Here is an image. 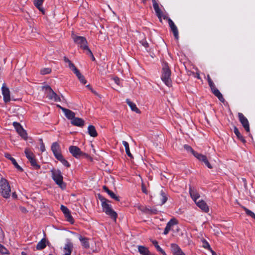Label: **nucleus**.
Wrapping results in <instances>:
<instances>
[{"label":"nucleus","instance_id":"19","mask_svg":"<svg viewBox=\"0 0 255 255\" xmlns=\"http://www.w3.org/2000/svg\"><path fill=\"white\" fill-rule=\"evenodd\" d=\"M189 193L193 200L195 202H197V199L200 197V195L197 191L195 189L190 187L189 189Z\"/></svg>","mask_w":255,"mask_h":255},{"label":"nucleus","instance_id":"12","mask_svg":"<svg viewBox=\"0 0 255 255\" xmlns=\"http://www.w3.org/2000/svg\"><path fill=\"white\" fill-rule=\"evenodd\" d=\"M178 222L175 218L171 219L167 224L166 226L164 229L163 234L167 235L169 231L172 229V227L177 224Z\"/></svg>","mask_w":255,"mask_h":255},{"label":"nucleus","instance_id":"24","mask_svg":"<svg viewBox=\"0 0 255 255\" xmlns=\"http://www.w3.org/2000/svg\"><path fill=\"white\" fill-rule=\"evenodd\" d=\"M79 240L80 241L82 246L86 249H88L90 247L88 239L87 238L83 237L81 236H79Z\"/></svg>","mask_w":255,"mask_h":255},{"label":"nucleus","instance_id":"29","mask_svg":"<svg viewBox=\"0 0 255 255\" xmlns=\"http://www.w3.org/2000/svg\"><path fill=\"white\" fill-rule=\"evenodd\" d=\"M46 247V240L42 239L40 242L38 243L36 245V248L37 250H40L45 248Z\"/></svg>","mask_w":255,"mask_h":255},{"label":"nucleus","instance_id":"62","mask_svg":"<svg viewBox=\"0 0 255 255\" xmlns=\"http://www.w3.org/2000/svg\"><path fill=\"white\" fill-rule=\"evenodd\" d=\"M22 211H26V209H22Z\"/></svg>","mask_w":255,"mask_h":255},{"label":"nucleus","instance_id":"58","mask_svg":"<svg viewBox=\"0 0 255 255\" xmlns=\"http://www.w3.org/2000/svg\"><path fill=\"white\" fill-rule=\"evenodd\" d=\"M12 197L13 198H16V197H17V195H16V193H15V192L12 193Z\"/></svg>","mask_w":255,"mask_h":255},{"label":"nucleus","instance_id":"20","mask_svg":"<svg viewBox=\"0 0 255 255\" xmlns=\"http://www.w3.org/2000/svg\"><path fill=\"white\" fill-rule=\"evenodd\" d=\"M153 2V6L154 8V9L156 13L157 16L161 20V18L162 17V13L161 10L160 9V8L159 7V5L158 3L156 2L155 0H152Z\"/></svg>","mask_w":255,"mask_h":255},{"label":"nucleus","instance_id":"13","mask_svg":"<svg viewBox=\"0 0 255 255\" xmlns=\"http://www.w3.org/2000/svg\"><path fill=\"white\" fill-rule=\"evenodd\" d=\"M69 151L76 158H79L83 154V152L81 151L80 149L76 146H70Z\"/></svg>","mask_w":255,"mask_h":255},{"label":"nucleus","instance_id":"21","mask_svg":"<svg viewBox=\"0 0 255 255\" xmlns=\"http://www.w3.org/2000/svg\"><path fill=\"white\" fill-rule=\"evenodd\" d=\"M5 157L9 159L12 163L14 165L15 168H16L19 171H22V169L21 168V167L18 164L17 162L16 161L15 159L12 157L8 153L5 154Z\"/></svg>","mask_w":255,"mask_h":255},{"label":"nucleus","instance_id":"61","mask_svg":"<svg viewBox=\"0 0 255 255\" xmlns=\"http://www.w3.org/2000/svg\"><path fill=\"white\" fill-rule=\"evenodd\" d=\"M21 255H27V254L23 252L21 253Z\"/></svg>","mask_w":255,"mask_h":255},{"label":"nucleus","instance_id":"48","mask_svg":"<svg viewBox=\"0 0 255 255\" xmlns=\"http://www.w3.org/2000/svg\"><path fill=\"white\" fill-rule=\"evenodd\" d=\"M81 83L83 84H85L87 82L83 75L81 74L80 76L77 77Z\"/></svg>","mask_w":255,"mask_h":255},{"label":"nucleus","instance_id":"10","mask_svg":"<svg viewBox=\"0 0 255 255\" xmlns=\"http://www.w3.org/2000/svg\"><path fill=\"white\" fill-rule=\"evenodd\" d=\"M194 156L199 160L203 162L209 168L211 169L212 168V165L208 161V160L205 155L197 152L194 153Z\"/></svg>","mask_w":255,"mask_h":255},{"label":"nucleus","instance_id":"1","mask_svg":"<svg viewBox=\"0 0 255 255\" xmlns=\"http://www.w3.org/2000/svg\"><path fill=\"white\" fill-rule=\"evenodd\" d=\"M99 199L102 203L103 211L116 221L117 218V214L112 209L111 205L108 203V201L102 196L99 197Z\"/></svg>","mask_w":255,"mask_h":255},{"label":"nucleus","instance_id":"39","mask_svg":"<svg viewBox=\"0 0 255 255\" xmlns=\"http://www.w3.org/2000/svg\"><path fill=\"white\" fill-rule=\"evenodd\" d=\"M13 126L16 129L17 132H18L21 129L23 128L22 126L17 122H13Z\"/></svg>","mask_w":255,"mask_h":255},{"label":"nucleus","instance_id":"37","mask_svg":"<svg viewBox=\"0 0 255 255\" xmlns=\"http://www.w3.org/2000/svg\"><path fill=\"white\" fill-rule=\"evenodd\" d=\"M27 158L29 160L30 158L34 157L33 153L28 148H26L24 151Z\"/></svg>","mask_w":255,"mask_h":255},{"label":"nucleus","instance_id":"54","mask_svg":"<svg viewBox=\"0 0 255 255\" xmlns=\"http://www.w3.org/2000/svg\"><path fill=\"white\" fill-rule=\"evenodd\" d=\"M40 150L41 152H44L45 150V148L44 143L42 142L40 147Z\"/></svg>","mask_w":255,"mask_h":255},{"label":"nucleus","instance_id":"56","mask_svg":"<svg viewBox=\"0 0 255 255\" xmlns=\"http://www.w3.org/2000/svg\"><path fill=\"white\" fill-rule=\"evenodd\" d=\"M142 191L143 192H144V193L145 194H147V190L145 187V186H144V185L142 184Z\"/></svg>","mask_w":255,"mask_h":255},{"label":"nucleus","instance_id":"16","mask_svg":"<svg viewBox=\"0 0 255 255\" xmlns=\"http://www.w3.org/2000/svg\"><path fill=\"white\" fill-rule=\"evenodd\" d=\"M196 205L203 212L208 213L209 211V208L206 203L203 200L195 202Z\"/></svg>","mask_w":255,"mask_h":255},{"label":"nucleus","instance_id":"60","mask_svg":"<svg viewBox=\"0 0 255 255\" xmlns=\"http://www.w3.org/2000/svg\"><path fill=\"white\" fill-rule=\"evenodd\" d=\"M210 250L211 251V252L212 253V255H215V253L214 251H213L211 249Z\"/></svg>","mask_w":255,"mask_h":255},{"label":"nucleus","instance_id":"51","mask_svg":"<svg viewBox=\"0 0 255 255\" xmlns=\"http://www.w3.org/2000/svg\"><path fill=\"white\" fill-rule=\"evenodd\" d=\"M203 247L205 248V249H208L209 250H211V248H210V246L209 245V244H208V243L206 241H204L203 242Z\"/></svg>","mask_w":255,"mask_h":255},{"label":"nucleus","instance_id":"26","mask_svg":"<svg viewBox=\"0 0 255 255\" xmlns=\"http://www.w3.org/2000/svg\"><path fill=\"white\" fill-rule=\"evenodd\" d=\"M103 189L112 198L118 201L120 200L119 197L115 194V193L112 191L110 190L107 187L104 186Z\"/></svg>","mask_w":255,"mask_h":255},{"label":"nucleus","instance_id":"41","mask_svg":"<svg viewBox=\"0 0 255 255\" xmlns=\"http://www.w3.org/2000/svg\"><path fill=\"white\" fill-rule=\"evenodd\" d=\"M244 210L246 213L248 215L255 219V214L252 211H250L246 207H244Z\"/></svg>","mask_w":255,"mask_h":255},{"label":"nucleus","instance_id":"22","mask_svg":"<svg viewBox=\"0 0 255 255\" xmlns=\"http://www.w3.org/2000/svg\"><path fill=\"white\" fill-rule=\"evenodd\" d=\"M126 103L130 107L131 111L138 114L140 113V110L137 108L136 105L133 102H131L129 99L126 100Z\"/></svg>","mask_w":255,"mask_h":255},{"label":"nucleus","instance_id":"27","mask_svg":"<svg viewBox=\"0 0 255 255\" xmlns=\"http://www.w3.org/2000/svg\"><path fill=\"white\" fill-rule=\"evenodd\" d=\"M88 132L89 135L92 137H96L98 135L95 127L92 125H90L88 127Z\"/></svg>","mask_w":255,"mask_h":255},{"label":"nucleus","instance_id":"55","mask_svg":"<svg viewBox=\"0 0 255 255\" xmlns=\"http://www.w3.org/2000/svg\"><path fill=\"white\" fill-rule=\"evenodd\" d=\"M141 44L144 47L146 48L148 46V43L146 41H142Z\"/></svg>","mask_w":255,"mask_h":255},{"label":"nucleus","instance_id":"14","mask_svg":"<svg viewBox=\"0 0 255 255\" xmlns=\"http://www.w3.org/2000/svg\"><path fill=\"white\" fill-rule=\"evenodd\" d=\"M1 90L4 101L5 103L9 102L10 100V98L9 89L7 87H5L3 85L2 87Z\"/></svg>","mask_w":255,"mask_h":255},{"label":"nucleus","instance_id":"3","mask_svg":"<svg viewBox=\"0 0 255 255\" xmlns=\"http://www.w3.org/2000/svg\"><path fill=\"white\" fill-rule=\"evenodd\" d=\"M170 77L171 71L169 68L168 64L166 62H163L162 64V71L161 78L165 84L168 87L171 86Z\"/></svg>","mask_w":255,"mask_h":255},{"label":"nucleus","instance_id":"15","mask_svg":"<svg viewBox=\"0 0 255 255\" xmlns=\"http://www.w3.org/2000/svg\"><path fill=\"white\" fill-rule=\"evenodd\" d=\"M171 250L173 255H185L180 247L176 244H171Z\"/></svg>","mask_w":255,"mask_h":255},{"label":"nucleus","instance_id":"49","mask_svg":"<svg viewBox=\"0 0 255 255\" xmlns=\"http://www.w3.org/2000/svg\"><path fill=\"white\" fill-rule=\"evenodd\" d=\"M0 253L2 254H6L7 253V249L4 248L3 246L0 244Z\"/></svg>","mask_w":255,"mask_h":255},{"label":"nucleus","instance_id":"36","mask_svg":"<svg viewBox=\"0 0 255 255\" xmlns=\"http://www.w3.org/2000/svg\"><path fill=\"white\" fill-rule=\"evenodd\" d=\"M28 160L29 161L31 165L35 169H39L40 168V166L37 163L34 157L30 158Z\"/></svg>","mask_w":255,"mask_h":255},{"label":"nucleus","instance_id":"31","mask_svg":"<svg viewBox=\"0 0 255 255\" xmlns=\"http://www.w3.org/2000/svg\"><path fill=\"white\" fill-rule=\"evenodd\" d=\"M234 132L239 139H240L243 142H245V139L244 138L243 136L240 133L238 128L236 127H235L234 128Z\"/></svg>","mask_w":255,"mask_h":255},{"label":"nucleus","instance_id":"17","mask_svg":"<svg viewBox=\"0 0 255 255\" xmlns=\"http://www.w3.org/2000/svg\"><path fill=\"white\" fill-rule=\"evenodd\" d=\"M168 24H169V25L171 30L172 31L173 33L175 38L176 39H178L179 38L178 31L176 26L175 25L173 21L170 18L168 19Z\"/></svg>","mask_w":255,"mask_h":255},{"label":"nucleus","instance_id":"45","mask_svg":"<svg viewBox=\"0 0 255 255\" xmlns=\"http://www.w3.org/2000/svg\"><path fill=\"white\" fill-rule=\"evenodd\" d=\"M55 158L59 160L60 158H61L62 157H63L61 153V151L59 150V151H54L53 152Z\"/></svg>","mask_w":255,"mask_h":255},{"label":"nucleus","instance_id":"63","mask_svg":"<svg viewBox=\"0 0 255 255\" xmlns=\"http://www.w3.org/2000/svg\"><path fill=\"white\" fill-rule=\"evenodd\" d=\"M148 255H153L150 252L148 254Z\"/></svg>","mask_w":255,"mask_h":255},{"label":"nucleus","instance_id":"30","mask_svg":"<svg viewBox=\"0 0 255 255\" xmlns=\"http://www.w3.org/2000/svg\"><path fill=\"white\" fill-rule=\"evenodd\" d=\"M123 144L125 147L126 152L128 156L130 158H133V156L129 150V147L128 142L126 141H123Z\"/></svg>","mask_w":255,"mask_h":255},{"label":"nucleus","instance_id":"43","mask_svg":"<svg viewBox=\"0 0 255 255\" xmlns=\"http://www.w3.org/2000/svg\"><path fill=\"white\" fill-rule=\"evenodd\" d=\"M58 160H59L65 166H66L67 167L70 166V164L63 157H62Z\"/></svg>","mask_w":255,"mask_h":255},{"label":"nucleus","instance_id":"4","mask_svg":"<svg viewBox=\"0 0 255 255\" xmlns=\"http://www.w3.org/2000/svg\"><path fill=\"white\" fill-rule=\"evenodd\" d=\"M11 193L10 186L7 180L2 178L0 180V193L4 198L10 197Z\"/></svg>","mask_w":255,"mask_h":255},{"label":"nucleus","instance_id":"23","mask_svg":"<svg viewBox=\"0 0 255 255\" xmlns=\"http://www.w3.org/2000/svg\"><path fill=\"white\" fill-rule=\"evenodd\" d=\"M212 92L214 94L218 97L220 101L223 102L224 101V99L222 95V94L220 92V91L216 88L215 85L213 87L211 88Z\"/></svg>","mask_w":255,"mask_h":255},{"label":"nucleus","instance_id":"64","mask_svg":"<svg viewBox=\"0 0 255 255\" xmlns=\"http://www.w3.org/2000/svg\"><path fill=\"white\" fill-rule=\"evenodd\" d=\"M87 87L88 88H90V85H87Z\"/></svg>","mask_w":255,"mask_h":255},{"label":"nucleus","instance_id":"28","mask_svg":"<svg viewBox=\"0 0 255 255\" xmlns=\"http://www.w3.org/2000/svg\"><path fill=\"white\" fill-rule=\"evenodd\" d=\"M138 250L139 253L142 255H148V254L149 253L148 249L144 246H138Z\"/></svg>","mask_w":255,"mask_h":255},{"label":"nucleus","instance_id":"53","mask_svg":"<svg viewBox=\"0 0 255 255\" xmlns=\"http://www.w3.org/2000/svg\"><path fill=\"white\" fill-rule=\"evenodd\" d=\"M114 82L118 85H120V80L118 77H114L113 78Z\"/></svg>","mask_w":255,"mask_h":255},{"label":"nucleus","instance_id":"7","mask_svg":"<svg viewBox=\"0 0 255 255\" xmlns=\"http://www.w3.org/2000/svg\"><path fill=\"white\" fill-rule=\"evenodd\" d=\"M167 198L165 193L161 190L159 194L157 195L154 198V201L158 205H163L167 201Z\"/></svg>","mask_w":255,"mask_h":255},{"label":"nucleus","instance_id":"35","mask_svg":"<svg viewBox=\"0 0 255 255\" xmlns=\"http://www.w3.org/2000/svg\"><path fill=\"white\" fill-rule=\"evenodd\" d=\"M70 69L76 74L77 77L80 76L81 74L79 70L74 66L73 64H70Z\"/></svg>","mask_w":255,"mask_h":255},{"label":"nucleus","instance_id":"42","mask_svg":"<svg viewBox=\"0 0 255 255\" xmlns=\"http://www.w3.org/2000/svg\"><path fill=\"white\" fill-rule=\"evenodd\" d=\"M60 209L64 214V216L70 213L69 210L63 205H61Z\"/></svg>","mask_w":255,"mask_h":255},{"label":"nucleus","instance_id":"52","mask_svg":"<svg viewBox=\"0 0 255 255\" xmlns=\"http://www.w3.org/2000/svg\"><path fill=\"white\" fill-rule=\"evenodd\" d=\"M64 61L66 62V63H68V66L69 67V68L71 67V65H70V64H73L71 61L67 57H64Z\"/></svg>","mask_w":255,"mask_h":255},{"label":"nucleus","instance_id":"50","mask_svg":"<svg viewBox=\"0 0 255 255\" xmlns=\"http://www.w3.org/2000/svg\"><path fill=\"white\" fill-rule=\"evenodd\" d=\"M207 78H208V83H209V85L210 88L213 87L214 86H215V84H214V83L211 79L209 75H208Z\"/></svg>","mask_w":255,"mask_h":255},{"label":"nucleus","instance_id":"11","mask_svg":"<svg viewBox=\"0 0 255 255\" xmlns=\"http://www.w3.org/2000/svg\"><path fill=\"white\" fill-rule=\"evenodd\" d=\"M57 107L60 108L62 112L64 113V115L65 117L69 120H70L71 121L72 120V119L74 118L75 116V114L72 112V111L66 109L65 108H63L60 105H57Z\"/></svg>","mask_w":255,"mask_h":255},{"label":"nucleus","instance_id":"6","mask_svg":"<svg viewBox=\"0 0 255 255\" xmlns=\"http://www.w3.org/2000/svg\"><path fill=\"white\" fill-rule=\"evenodd\" d=\"M72 38L75 43L83 49L88 50L89 49L87 46V41L84 37L73 35Z\"/></svg>","mask_w":255,"mask_h":255},{"label":"nucleus","instance_id":"18","mask_svg":"<svg viewBox=\"0 0 255 255\" xmlns=\"http://www.w3.org/2000/svg\"><path fill=\"white\" fill-rule=\"evenodd\" d=\"M71 123L72 125L74 126L82 127L84 125L85 122L81 118H76L75 116L74 118L71 121Z\"/></svg>","mask_w":255,"mask_h":255},{"label":"nucleus","instance_id":"25","mask_svg":"<svg viewBox=\"0 0 255 255\" xmlns=\"http://www.w3.org/2000/svg\"><path fill=\"white\" fill-rule=\"evenodd\" d=\"M138 209L142 212L146 213L156 214L157 213V210L156 209L149 208L146 207L139 206Z\"/></svg>","mask_w":255,"mask_h":255},{"label":"nucleus","instance_id":"59","mask_svg":"<svg viewBox=\"0 0 255 255\" xmlns=\"http://www.w3.org/2000/svg\"><path fill=\"white\" fill-rule=\"evenodd\" d=\"M90 89L91 90V91L93 93H95V94H96V93L95 92V91H94L92 88H90Z\"/></svg>","mask_w":255,"mask_h":255},{"label":"nucleus","instance_id":"5","mask_svg":"<svg viewBox=\"0 0 255 255\" xmlns=\"http://www.w3.org/2000/svg\"><path fill=\"white\" fill-rule=\"evenodd\" d=\"M45 89L46 97L54 102H60V98L53 91V90L48 86L43 88Z\"/></svg>","mask_w":255,"mask_h":255},{"label":"nucleus","instance_id":"47","mask_svg":"<svg viewBox=\"0 0 255 255\" xmlns=\"http://www.w3.org/2000/svg\"><path fill=\"white\" fill-rule=\"evenodd\" d=\"M51 69H50L49 68H44V69H42L40 71V73L42 75H45V74L50 73L51 72Z\"/></svg>","mask_w":255,"mask_h":255},{"label":"nucleus","instance_id":"32","mask_svg":"<svg viewBox=\"0 0 255 255\" xmlns=\"http://www.w3.org/2000/svg\"><path fill=\"white\" fill-rule=\"evenodd\" d=\"M152 243L158 252H160L163 255H166L165 252L158 245V243L156 241H152Z\"/></svg>","mask_w":255,"mask_h":255},{"label":"nucleus","instance_id":"44","mask_svg":"<svg viewBox=\"0 0 255 255\" xmlns=\"http://www.w3.org/2000/svg\"><path fill=\"white\" fill-rule=\"evenodd\" d=\"M184 148L188 151H189V152H191L193 154V155L194 156V153H197L196 152H195L192 148V147L188 145H187V144H185L184 145Z\"/></svg>","mask_w":255,"mask_h":255},{"label":"nucleus","instance_id":"2","mask_svg":"<svg viewBox=\"0 0 255 255\" xmlns=\"http://www.w3.org/2000/svg\"><path fill=\"white\" fill-rule=\"evenodd\" d=\"M50 171L52 174V178L55 182L62 189H65L66 185L63 181V177L61 171L58 169L53 168Z\"/></svg>","mask_w":255,"mask_h":255},{"label":"nucleus","instance_id":"34","mask_svg":"<svg viewBox=\"0 0 255 255\" xmlns=\"http://www.w3.org/2000/svg\"><path fill=\"white\" fill-rule=\"evenodd\" d=\"M18 134L24 140H26L28 138L27 134L25 130L23 128L21 129L18 132Z\"/></svg>","mask_w":255,"mask_h":255},{"label":"nucleus","instance_id":"46","mask_svg":"<svg viewBox=\"0 0 255 255\" xmlns=\"http://www.w3.org/2000/svg\"><path fill=\"white\" fill-rule=\"evenodd\" d=\"M65 217L66 218V220L67 221H68L69 222H70L71 224L74 223V219L72 218V217L71 216V215H70V213L66 215L65 216Z\"/></svg>","mask_w":255,"mask_h":255},{"label":"nucleus","instance_id":"9","mask_svg":"<svg viewBox=\"0 0 255 255\" xmlns=\"http://www.w3.org/2000/svg\"><path fill=\"white\" fill-rule=\"evenodd\" d=\"M238 117L239 120L242 126L247 132L250 131V126L248 119L244 116L242 113H239Z\"/></svg>","mask_w":255,"mask_h":255},{"label":"nucleus","instance_id":"33","mask_svg":"<svg viewBox=\"0 0 255 255\" xmlns=\"http://www.w3.org/2000/svg\"><path fill=\"white\" fill-rule=\"evenodd\" d=\"M43 0H34V5L40 10H42Z\"/></svg>","mask_w":255,"mask_h":255},{"label":"nucleus","instance_id":"40","mask_svg":"<svg viewBox=\"0 0 255 255\" xmlns=\"http://www.w3.org/2000/svg\"><path fill=\"white\" fill-rule=\"evenodd\" d=\"M13 126L16 129L17 132H18L21 129L23 128L22 126L17 122H13Z\"/></svg>","mask_w":255,"mask_h":255},{"label":"nucleus","instance_id":"38","mask_svg":"<svg viewBox=\"0 0 255 255\" xmlns=\"http://www.w3.org/2000/svg\"><path fill=\"white\" fill-rule=\"evenodd\" d=\"M51 150L53 152L60 150V146L57 142H55L53 143L51 145Z\"/></svg>","mask_w":255,"mask_h":255},{"label":"nucleus","instance_id":"8","mask_svg":"<svg viewBox=\"0 0 255 255\" xmlns=\"http://www.w3.org/2000/svg\"><path fill=\"white\" fill-rule=\"evenodd\" d=\"M73 245L70 240L67 239L63 249V255H71L73 251Z\"/></svg>","mask_w":255,"mask_h":255},{"label":"nucleus","instance_id":"57","mask_svg":"<svg viewBox=\"0 0 255 255\" xmlns=\"http://www.w3.org/2000/svg\"><path fill=\"white\" fill-rule=\"evenodd\" d=\"M87 50L88 51V52H89V53H90V54L91 55L92 60H93V61H94V60H95V57H94V56H93V54H92V53L91 51L89 49H88Z\"/></svg>","mask_w":255,"mask_h":255}]
</instances>
